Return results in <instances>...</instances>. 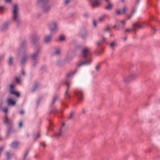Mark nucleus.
Returning <instances> with one entry per match:
<instances>
[{
  "label": "nucleus",
  "mask_w": 160,
  "mask_h": 160,
  "mask_svg": "<svg viewBox=\"0 0 160 160\" xmlns=\"http://www.w3.org/2000/svg\"><path fill=\"white\" fill-rule=\"evenodd\" d=\"M19 7L18 5L15 4L13 6V9L12 10L13 19L18 22L20 21L19 16Z\"/></svg>",
  "instance_id": "obj_1"
},
{
  "label": "nucleus",
  "mask_w": 160,
  "mask_h": 160,
  "mask_svg": "<svg viewBox=\"0 0 160 160\" xmlns=\"http://www.w3.org/2000/svg\"><path fill=\"white\" fill-rule=\"evenodd\" d=\"M51 6L50 5H45L42 6V9L43 12L47 13L50 11Z\"/></svg>",
  "instance_id": "obj_2"
},
{
  "label": "nucleus",
  "mask_w": 160,
  "mask_h": 160,
  "mask_svg": "<svg viewBox=\"0 0 160 160\" xmlns=\"http://www.w3.org/2000/svg\"><path fill=\"white\" fill-rule=\"evenodd\" d=\"M49 28L51 31L52 32L54 31L57 29L56 23L55 22H51L49 25Z\"/></svg>",
  "instance_id": "obj_3"
},
{
  "label": "nucleus",
  "mask_w": 160,
  "mask_h": 160,
  "mask_svg": "<svg viewBox=\"0 0 160 160\" xmlns=\"http://www.w3.org/2000/svg\"><path fill=\"white\" fill-rule=\"evenodd\" d=\"M137 77V73L136 72L132 71L131 74V80H134Z\"/></svg>",
  "instance_id": "obj_4"
},
{
  "label": "nucleus",
  "mask_w": 160,
  "mask_h": 160,
  "mask_svg": "<svg viewBox=\"0 0 160 160\" xmlns=\"http://www.w3.org/2000/svg\"><path fill=\"white\" fill-rule=\"evenodd\" d=\"M8 105H11L12 106H14L15 105L16 102L15 101H13L10 98H9L7 99V101Z\"/></svg>",
  "instance_id": "obj_5"
},
{
  "label": "nucleus",
  "mask_w": 160,
  "mask_h": 160,
  "mask_svg": "<svg viewBox=\"0 0 160 160\" xmlns=\"http://www.w3.org/2000/svg\"><path fill=\"white\" fill-rule=\"evenodd\" d=\"M132 30L133 31H134L137 28H142V26L139 25L138 23H136L132 24Z\"/></svg>",
  "instance_id": "obj_6"
},
{
  "label": "nucleus",
  "mask_w": 160,
  "mask_h": 160,
  "mask_svg": "<svg viewBox=\"0 0 160 160\" xmlns=\"http://www.w3.org/2000/svg\"><path fill=\"white\" fill-rule=\"evenodd\" d=\"M100 3V0H95L92 3V6L93 7H96L98 6Z\"/></svg>",
  "instance_id": "obj_7"
},
{
  "label": "nucleus",
  "mask_w": 160,
  "mask_h": 160,
  "mask_svg": "<svg viewBox=\"0 0 160 160\" xmlns=\"http://www.w3.org/2000/svg\"><path fill=\"white\" fill-rule=\"evenodd\" d=\"M10 93L12 94H14L17 97H19L20 95L19 93L18 92H16L14 90H10Z\"/></svg>",
  "instance_id": "obj_8"
},
{
  "label": "nucleus",
  "mask_w": 160,
  "mask_h": 160,
  "mask_svg": "<svg viewBox=\"0 0 160 160\" xmlns=\"http://www.w3.org/2000/svg\"><path fill=\"white\" fill-rule=\"evenodd\" d=\"M87 64V62L86 61H80L77 63V65L79 67H80L82 65L86 64Z\"/></svg>",
  "instance_id": "obj_9"
},
{
  "label": "nucleus",
  "mask_w": 160,
  "mask_h": 160,
  "mask_svg": "<svg viewBox=\"0 0 160 160\" xmlns=\"http://www.w3.org/2000/svg\"><path fill=\"white\" fill-rule=\"evenodd\" d=\"M89 50L87 48H85L82 49V54L84 56H85L86 55L87 53L88 52Z\"/></svg>",
  "instance_id": "obj_10"
},
{
  "label": "nucleus",
  "mask_w": 160,
  "mask_h": 160,
  "mask_svg": "<svg viewBox=\"0 0 160 160\" xmlns=\"http://www.w3.org/2000/svg\"><path fill=\"white\" fill-rule=\"evenodd\" d=\"M51 39V37L50 36H47L45 37L44 38V42H48L50 41Z\"/></svg>",
  "instance_id": "obj_11"
},
{
  "label": "nucleus",
  "mask_w": 160,
  "mask_h": 160,
  "mask_svg": "<svg viewBox=\"0 0 160 160\" xmlns=\"http://www.w3.org/2000/svg\"><path fill=\"white\" fill-rule=\"evenodd\" d=\"M129 76L125 77L123 79V81L126 84H128L129 82Z\"/></svg>",
  "instance_id": "obj_12"
},
{
  "label": "nucleus",
  "mask_w": 160,
  "mask_h": 160,
  "mask_svg": "<svg viewBox=\"0 0 160 160\" xmlns=\"http://www.w3.org/2000/svg\"><path fill=\"white\" fill-rule=\"evenodd\" d=\"M116 45V43L114 41L112 42L110 44V46L111 48L112 49H114V48L115 47V46Z\"/></svg>",
  "instance_id": "obj_13"
},
{
  "label": "nucleus",
  "mask_w": 160,
  "mask_h": 160,
  "mask_svg": "<svg viewBox=\"0 0 160 160\" xmlns=\"http://www.w3.org/2000/svg\"><path fill=\"white\" fill-rule=\"evenodd\" d=\"M112 5L111 4V3L109 2V3H108V4L107 5V6L105 8L107 9H108V10H110L112 8Z\"/></svg>",
  "instance_id": "obj_14"
},
{
  "label": "nucleus",
  "mask_w": 160,
  "mask_h": 160,
  "mask_svg": "<svg viewBox=\"0 0 160 160\" xmlns=\"http://www.w3.org/2000/svg\"><path fill=\"white\" fill-rule=\"evenodd\" d=\"M2 103L1 104V106H0V108L3 111L6 113H7L8 112V108H3L2 107Z\"/></svg>",
  "instance_id": "obj_15"
},
{
  "label": "nucleus",
  "mask_w": 160,
  "mask_h": 160,
  "mask_svg": "<svg viewBox=\"0 0 160 160\" xmlns=\"http://www.w3.org/2000/svg\"><path fill=\"white\" fill-rule=\"evenodd\" d=\"M18 145V143L17 142H13L12 145V148H16Z\"/></svg>",
  "instance_id": "obj_16"
},
{
  "label": "nucleus",
  "mask_w": 160,
  "mask_h": 160,
  "mask_svg": "<svg viewBox=\"0 0 160 160\" xmlns=\"http://www.w3.org/2000/svg\"><path fill=\"white\" fill-rule=\"evenodd\" d=\"M136 8H132V11L131 13V17L135 13L136 11Z\"/></svg>",
  "instance_id": "obj_17"
},
{
  "label": "nucleus",
  "mask_w": 160,
  "mask_h": 160,
  "mask_svg": "<svg viewBox=\"0 0 160 160\" xmlns=\"http://www.w3.org/2000/svg\"><path fill=\"white\" fill-rule=\"evenodd\" d=\"M73 73L72 72H69L67 74V77L68 78H69L70 76L73 75Z\"/></svg>",
  "instance_id": "obj_18"
},
{
  "label": "nucleus",
  "mask_w": 160,
  "mask_h": 160,
  "mask_svg": "<svg viewBox=\"0 0 160 160\" xmlns=\"http://www.w3.org/2000/svg\"><path fill=\"white\" fill-rule=\"evenodd\" d=\"M7 24H4L2 26L1 29L2 30H4L7 28Z\"/></svg>",
  "instance_id": "obj_19"
},
{
  "label": "nucleus",
  "mask_w": 160,
  "mask_h": 160,
  "mask_svg": "<svg viewBox=\"0 0 160 160\" xmlns=\"http://www.w3.org/2000/svg\"><path fill=\"white\" fill-rule=\"evenodd\" d=\"M8 64L10 65H11L12 64V58H9V61L8 62Z\"/></svg>",
  "instance_id": "obj_20"
},
{
  "label": "nucleus",
  "mask_w": 160,
  "mask_h": 160,
  "mask_svg": "<svg viewBox=\"0 0 160 160\" xmlns=\"http://www.w3.org/2000/svg\"><path fill=\"white\" fill-rule=\"evenodd\" d=\"M118 15H120L122 14V12L121 10L119 9L117 10L116 11Z\"/></svg>",
  "instance_id": "obj_21"
},
{
  "label": "nucleus",
  "mask_w": 160,
  "mask_h": 160,
  "mask_svg": "<svg viewBox=\"0 0 160 160\" xmlns=\"http://www.w3.org/2000/svg\"><path fill=\"white\" fill-rule=\"evenodd\" d=\"M59 39L61 41H63L65 40V38L62 35L60 36Z\"/></svg>",
  "instance_id": "obj_22"
},
{
  "label": "nucleus",
  "mask_w": 160,
  "mask_h": 160,
  "mask_svg": "<svg viewBox=\"0 0 160 160\" xmlns=\"http://www.w3.org/2000/svg\"><path fill=\"white\" fill-rule=\"evenodd\" d=\"M43 2V0H39L37 2V4H38V5H39Z\"/></svg>",
  "instance_id": "obj_23"
},
{
  "label": "nucleus",
  "mask_w": 160,
  "mask_h": 160,
  "mask_svg": "<svg viewBox=\"0 0 160 160\" xmlns=\"http://www.w3.org/2000/svg\"><path fill=\"white\" fill-rule=\"evenodd\" d=\"M4 9V7H0V13Z\"/></svg>",
  "instance_id": "obj_24"
},
{
  "label": "nucleus",
  "mask_w": 160,
  "mask_h": 160,
  "mask_svg": "<svg viewBox=\"0 0 160 160\" xmlns=\"http://www.w3.org/2000/svg\"><path fill=\"white\" fill-rule=\"evenodd\" d=\"M10 87L11 88V90H13V89L14 87L13 85L12 84H11Z\"/></svg>",
  "instance_id": "obj_25"
},
{
  "label": "nucleus",
  "mask_w": 160,
  "mask_h": 160,
  "mask_svg": "<svg viewBox=\"0 0 160 160\" xmlns=\"http://www.w3.org/2000/svg\"><path fill=\"white\" fill-rule=\"evenodd\" d=\"M16 81L18 83H19L20 82V79L18 78H16Z\"/></svg>",
  "instance_id": "obj_26"
},
{
  "label": "nucleus",
  "mask_w": 160,
  "mask_h": 160,
  "mask_svg": "<svg viewBox=\"0 0 160 160\" xmlns=\"http://www.w3.org/2000/svg\"><path fill=\"white\" fill-rule=\"evenodd\" d=\"M126 11L127 8L125 7H124L123 8V12L124 13H125Z\"/></svg>",
  "instance_id": "obj_27"
},
{
  "label": "nucleus",
  "mask_w": 160,
  "mask_h": 160,
  "mask_svg": "<svg viewBox=\"0 0 160 160\" xmlns=\"http://www.w3.org/2000/svg\"><path fill=\"white\" fill-rule=\"evenodd\" d=\"M73 114V112H72L70 113V115L69 117L70 118H72Z\"/></svg>",
  "instance_id": "obj_28"
},
{
  "label": "nucleus",
  "mask_w": 160,
  "mask_h": 160,
  "mask_svg": "<svg viewBox=\"0 0 160 160\" xmlns=\"http://www.w3.org/2000/svg\"><path fill=\"white\" fill-rule=\"evenodd\" d=\"M93 23L94 26L96 27L97 26L96 22L95 21H93Z\"/></svg>",
  "instance_id": "obj_29"
},
{
  "label": "nucleus",
  "mask_w": 160,
  "mask_h": 160,
  "mask_svg": "<svg viewBox=\"0 0 160 160\" xmlns=\"http://www.w3.org/2000/svg\"><path fill=\"white\" fill-rule=\"evenodd\" d=\"M99 68V66H97L96 67V69L97 70H98Z\"/></svg>",
  "instance_id": "obj_30"
},
{
  "label": "nucleus",
  "mask_w": 160,
  "mask_h": 160,
  "mask_svg": "<svg viewBox=\"0 0 160 160\" xmlns=\"http://www.w3.org/2000/svg\"><path fill=\"white\" fill-rule=\"evenodd\" d=\"M37 137L38 138H39L40 136V135L39 133H38L37 134Z\"/></svg>",
  "instance_id": "obj_31"
},
{
  "label": "nucleus",
  "mask_w": 160,
  "mask_h": 160,
  "mask_svg": "<svg viewBox=\"0 0 160 160\" xmlns=\"http://www.w3.org/2000/svg\"><path fill=\"white\" fill-rule=\"evenodd\" d=\"M67 86H68L67 89H68L70 84H69V83H67Z\"/></svg>",
  "instance_id": "obj_32"
},
{
  "label": "nucleus",
  "mask_w": 160,
  "mask_h": 160,
  "mask_svg": "<svg viewBox=\"0 0 160 160\" xmlns=\"http://www.w3.org/2000/svg\"><path fill=\"white\" fill-rule=\"evenodd\" d=\"M19 125L20 127H21L22 126V122H20L19 124Z\"/></svg>",
  "instance_id": "obj_33"
},
{
  "label": "nucleus",
  "mask_w": 160,
  "mask_h": 160,
  "mask_svg": "<svg viewBox=\"0 0 160 160\" xmlns=\"http://www.w3.org/2000/svg\"><path fill=\"white\" fill-rule=\"evenodd\" d=\"M130 31V29H127L125 30L126 32H129Z\"/></svg>",
  "instance_id": "obj_34"
},
{
  "label": "nucleus",
  "mask_w": 160,
  "mask_h": 160,
  "mask_svg": "<svg viewBox=\"0 0 160 160\" xmlns=\"http://www.w3.org/2000/svg\"><path fill=\"white\" fill-rule=\"evenodd\" d=\"M127 39V37H124V38H123V40H124V41L126 40Z\"/></svg>",
  "instance_id": "obj_35"
},
{
  "label": "nucleus",
  "mask_w": 160,
  "mask_h": 160,
  "mask_svg": "<svg viewBox=\"0 0 160 160\" xmlns=\"http://www.w3.org/2000/svg\"><path fill=\"white\" fill-rule=\"evenodd\" d=\"M125 22L124 21H122L121 22V23L123 25L125 23Z\"/></svg>",
  "instance_id": "obj_36"
},
{
  "label": "nucleus",
  "mask_w": 160,
  "mask_h": 160,
  "mask_svg": "<svg viewBox=\"0 0 160 160\" xmlns=\"http://www.w3.org/2000/svg\"><path fill=\"white\" fill-rule=\"evenodd\" d=\"M6 1L8 2H11V0H6Z\"/></svg>",
  "instance_id": "obj_37"
},
{
  "label": "nucleus",
  "mask_w": 160,
  "mask_h": 160,
  "mask_svg": "<svg viewBox=\"0 0 160 160\" xmlns=\"http://www.w3.org/2000/svg\"><path fill=\"white\" fill-rule=\"evenodd\" d=\"M69 2V1L68 0H66L65 2V3L66 4H67Z\"/></svg>",
  "instance_id": "obj_38"
},
{
  "label": "nucleus",
  "mask_w": 160,
  "mask_h": 160,
  "mask_svg": "<svg viewBox=\"0 0 160 160\" xmlns=\"http://www.w3.org/2000/svg\"><path fill=\"white\" fill-rule=\"evenodd\" d=\"M68 89H67V90L66 91V92H65V94H68Z\"/></svg>",
  "instance_id": "obj_39"
},
{
  "label": "nucleus",
  "mask_w": 160,
  "mask_h": 160,
  "mask_svg": "<svg viewBox=\"0 0 160 160\" xmlns=\"http://www.w3.org/2000/svg\"><path fill=\"white\" fill-rule=\"evenodd\" d=\"M20 113L21 114H23L24 113V111L23 110L21 111Z\"/></svg>",
  "instance_id": "obj_40"
},
{
  "label": "nucleus",
  "mask_w": 160,
  "mask_h": 160,
  "mask_svg": "<svg viewBox=\"0 0 160 160\" xmlns=\"http://www.w3.org/2000/svg\"><path fill=\"white\" fill-rule=\"evenodd\" d=\"M109 28L108 27H107L106 29V30L108 31H109Z\"/></svg>",
  "instance_id": "obj_41"
},
{
  "label": "nucleus",
  "mask_w": 160,
  "mask_h": 160,
  "mask_svg": "<svg viewBox=\"0 0 160 160\" xmlns=\"http://www.w3.org/2000/svg\"><path fill=\"white\" fill-rule=\"evenodd\" d=\"M8 120V119H6V120L5 121V123H7Z\"/></svg>",
  "instance_id": "obj_42"
},
{
  "label": "nucleus",
  "mask_w": 160,
  "mask_h": 160,
  "mask_svg": "<svg viewBox=\"0 0 160 160\" xmlns=\"http://www.w3.org/2000/svg\"><path fill=\"white\" fill-rule=\"evenodd\" d=\"M3 147H1L0 148V151H1L3 150Z\"/></svg>",
  "instance_id": "obj_43"
},
{
  "label": "nucleus",
  "mask_w": 160,
  "mask_h": 160,
  "mask_svg": "<svg viewBox=\"0 0 160 160\" xmlns=\"http://www.w3.org/2000/svg\"><path fill=\"white\" fill-rule=\"evenodd\" d=\"M139 2V0H136V3L137 4Z\"/></svg>",
  "instance_id": "obj_44"
},
{
  "label": "nucleus",
  "mask_w": 160,
  "mask_h": 160,
  "mask_svg": "<svg viewBox=\"0 0 160 160\" xmlns=\"http://www.w3.org/2000/svg\"><path fill=\"white\" fill-rule=\"evenodd\" d=\"M151 28L154 30L155 31H156V30H155V28L153 27H151Z\"/></svg>",
  "instance_id": "obj_45"
},
{
  "label": "nucleus",
  "mask_w": 160,
  "mask_h": 160,
  "mask_svg": "<svg viewBox=\"0 0 160 160\" xmlns=\"http://www.w3.org/2000/svg\"><path fill=\"white\" fill-rule=\"evenodd\" d=\"M100 20L101 21H102L103 20V19L102 18H101L100 19Z\"/></svg>",
  "instance_id": "obj_46"
},
{
  "label": "nucleus",
  "mask_w": 160,
  "mask_h": 160,
  "mask_svg": "<svg viewBox=\"0 0 160 160\" xmlns=\"http://www.w3.org/2000/svg\"><path fill=\"white\" fill-rule=\"evenodd\" d=\"M103 39L104 40H105L106 39V38H103Z\"/></svg>",
  "instance_id": "obj_47"
},
{
  "label": "nucleus",
  "mask_w": 160,
  "mask_h": 160,
  "mask_svg": "<svg viewBox=\"0 0 160 160\" xmlns=\"http://www.w3.org/2000/svg\"><path fill=\"white\" fill-rule=\"evenodd\" d=\"M22 73L23 75H25V73L23 72H22Z\"/></svg>",
  "instance_id": "obj_48"
},
{
  "label": "nucleus",
  "mask_w": 160,
  "mask_h": 160,
  "mask_svg": "<svg viewBox=\"0 0 160 160\" xmlns=\"http://www.w3.org/2000/svg\"><path fill=\"white\" fill-rule=\"evenodd\" d=\"M58 136H60L61 135V134H60L59 133V134H58Z\"/></svg>",
  "instance_id": "obj_49"
},
{
  "label": "nucleus",
  "mask_w": 160,
  "mask_h": 160,
  "mask_svg": "<svg viewBox=\"0 0 160 160\" xmlns=\"http://www.w3.org/2000/svg\"><path fill=\"white\" fill-rule=\"evenodd\" d=\"M62 126H64V124H63H63H62Z\"/></svg>",
  "instance_id": "obj_50"
},
{
  "label": "nucleus",
  "mask_w": 160,
  "mask_h": 160,
  "mask_svg": "<svg viewBox=\"0 0 160 160\" xmlns=\"http://www.w3.org/2000/svg\"><path fill=\"white\" fill-rule=\"evenodd\" d=\"M1 139V138L0 137V140Z\"/></svg>",
  "instance_id": "obj_51"
},
{
  "label": "nucleus",
  "mask_w": 160,
  "mask_h": 160,
  "mask_svg": "<svg viewBox=\"0 0 160 160\" xmlns=\"http://www.w3.org/2000/svg\"><path fill=\"white\" fill-rule=\"evenodd\" d=\"M106 1H107L108 0H105Z\"/></svg>",
  "instance_id": "obj_52"
}]
</instances>
